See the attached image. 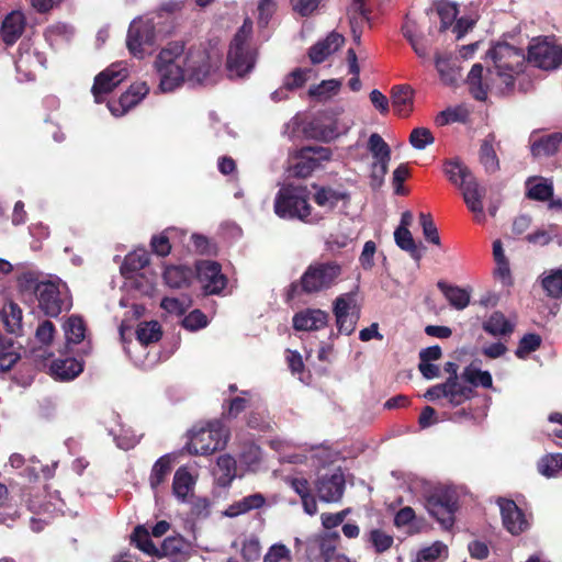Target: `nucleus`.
I'll list each match as a JSON object with an SVG mask.
<instances>
[{
	"mask_svg": "<svg viewBox=\"0 0 562 562\" xmlns=\"http://www.w3.org/2000/svg\"><path fill=\"white\" fill-rule=\"evenodd\" d=\"M218 64V58L213 59L205 49H191L184 57L182 44H169L155 60V69L159 76L158 88L164 93L172 92L182 85L184 78L202 83Z\"/></svg>",
	"mask_w": 562,
	"mask_h": 562,
	"instance_id": "f257e3e1",
	"label": "nucleus"
},
{
	"mask_svg": "<svg viewBox=\"0 0 562 562\" xmlns=\"http://www.w3.org/2000/svg\"><path fill=\"white\" fill-rule=\"evenodd\" d=\"M487 58L492 59L494 67L488 69L495 89L506 94L514 89L515 78L522 71L526 58L520 49L507 43H498L488 49Z\"/></svg>",
	"mask_w": 562,
	"mask_h": 562,
	"instance_id": "f03ea898",
	"label": "nucleus"
},
{
	"mask_svg": "<svg viewBox=\"0 0 562 562\" xmlns=\"http://www.w3.org/2000/svg\"><path fill=\"white\" fill-rule=\"evenodd\" d=\"M342 267L334 260L312 262L300 280L291 283L289 296L318 294L334 288L341 280Z\"/></svg>",
	"mask_w": 562,
	"mask_h": 562,
	"instance_id": "7ed1b4c3",
	"label": "nucleus"
},
{
	"mask_svg": "<svg viewBox=\"0 0 562 562\" xmlns=\"http://www.w3.org/2000/svg\"><path fill=\"white\" fill-rule=\"evenodd\" d=\"M273 209L284 220H299L307 224H316L322 220L319 215L312 214L305 187H282L276 195Z\"/></svg>",
	"mask_w": 562,
	"mask_h": 562,
	"instance_id": "20e7f679",
	"label": "nucleus"
},
{
	"mask_svg": "<svg viewBox=\"0 0 562 562\" xmlns=\"http://www.w3.org/2000/svg\"><path fill=\"white\" fill-rule=\"evenodd\" d=\"M250 33L251 22L245 21L231 43L227 54V71L231 78H241L255 67L256 52L247 44Z\"/></svg>",
	"mask_w": 562,
	"mask_h": 562,
	"instance_id": "39448f33",
	"label": "nucleus"
},
{
	"mask_svg": "<svg viewBox=\"0 0 562 562\" xmlns=\"http://www.w3.org/2000/svg\"><path fill=\"white\" fill-rule=\"evenodd\" d=\"M40 310L49 317H57L72 306V297L68 285L58 277H48L40 285L36 295Z\"/></svg>",
	"mask_w": 562,
	"mask_h": 562,
	"instance_id": "423d86ee",
	"label": "nucleus"
},
{
	"mask_svg": "<svg viewBox=\"0 0 562 562\" xmlns=\"http://www.w3.org/2000/svg\"><path fill=\"white\" fill-rule=\"evenodd\" d=\"M228 439V429L221 420H213L205 427L192 430L188 449L193 454H211L223 449Z\"/></svg>",
	"mask_w": 562,
	"mask_h": 562,
	"instance_id": "0eeeda50",
	"label": "nucleus"
},
{
	"mask_svg": "<svg viewBox=\"0 0 562 562\" xmlns=\"http://www.w3.org/2000/svg\"><path fill=\"white\" fill-rule=\"evenodd\" d=\"M425 507L442 528L449 529L454 522V512L457 510L456 493L447 487H434L425 494Z\"/></svg>",
	"mask_w": 562,
	"mask_h": 562,
	"instance_id": "6e6552de",
	"label": "nucleus"
},
{
	"mask_svg": "<svg viewBox=\"0 0 562 562\" xmlns=\"http://www.w3.org/2000/svg\"><path fill=\"white\" fill-rule=\"evenodd\" d=\"M333 313L338 334L351 335L360 318V306L356 292H347L337 296L333 303Z\"/></svg>",
	"mask_w": 562,
	"mask_h": 562,
	"instance_id": "1a4fd4ad",
	"label": "nucleus"
},
{
	"mask_svg": "<svg viewBox=\"0 0 562 562\" xmlns=\"http://www.w3.org/2000/svg\"><path fill=\"white\" fill-rule=\"evenodd\" d=\"M528 63L543 70L557 69L562 64V45L549 38L533 40L528 49Z\"/></svg>",
	"mask_w": 562,
	"mask_h": 562,
	"instance_id": "9d476101",
	"label": "nucleus"
},
{
	"mask_svg": "<svg viewBox=\"0 0 562 562\" xmlns=\"http://www.w3.org/2000/svg\"><path fill=\"white\" fill-rule=\"evenodd\" d=\"M155 42V26L149 20L135 19L132 21L127 32V48L130 53L143 58L146 46H153Z\"/></svg>",
	"mask_w": 562,
	"mask_h": 562,
	"instance_id": "9b49d317",
	"label": "nucleus"
},
{
	"mask_svg": "<svg viewBox=\"0 0 562 562\" xmlns=\"http://www.w3.org/2000/svg\"><path fill=\"white\" fill-rule=\"evenodd\" d=\"M127 68L124 63H114L105 70L101 71L95 78L91 92L97 103L104 100V95L112 92L126 77Z\"/></svg>",
	"mask_w": 562,
	"mask_h": 562,
	"instance_id": "f8f14e48",
	"label": "nucleus"
},
{
	"mask_svg": "<svg viewBox=\"0 0 562 562\" xmlns=\"http://www.w3.org/2000/svg\"><path fill=\"white\" fill-rule=\"evenodd\" d=\"M329 158V150L324 147H304L290 161L291 172L300 178L308 177L322 160Z\"/></svg>",
	"mask_w": 562,
	"mask_h": 562,
	"instance_id": "ddd939ff",
	"label": "nucleus"
},
{
	"mask_svg": "<svg viewBox=\"0 0 562 562\" xmlns=\"http://www.w3.org/2000/svg\"><path fill=\"white\" fill-rule=\"evenodd\" d=\"M318 498L325 503L340 501L345 491V476L340 469L321 475L315 482Z\"/></svg>",
	"mask_w": 562,
	"mask_h": 562,
	"instance_id": "4468645a",
	"label": "nucleus"
},
{
	"mask_svg": "<svg viewBox=\"0 0 562 562\" xmlns=\"http://www.w3.org/2000/svg\"><path fill=\"white\" fill-rule=\"evenodd\" d=\"M196 277L206 294H218L226 286L227 279L215 261L203 260L196 265Z\"/></svg>",
	"mask_w": 562,
	"mask_h": 562,
	"instance_id": "2eb2a0df",
	"label": "nucleus"
},
{
	"mask_svg": "<svg viewBox=\"0 0 562 562\" xmlns=\"http://www.w3.org/2000/svg\"><path fill=\"white\" fill-rule=\"evenodd\" d=\"M338 532H328L325 536L310 541L306 549V557L310 562H329L336 552Z\"/></svg>",
	"mask_w": 562,
	"mask_h": 562,
	"instance_id": "dca6fc26",
	"label": "nucleus"
},
{
	"mask_svg": "<svg viewBox=\"0 0 562 562\" xmlns=\"http://www.w3.org/2000/svg\"><path fill=\"white\" fill-rule=\"evenodd\" d=\"M149 92V87L145 81H137L120 97L119 102L109 103L108 108L114 116L125 114L130 109L137 105Z\"/></svg>",
	"mask_w": 562,
	"mask_h": 562,
	"instance_id": "f3484780",
	"label": "nucleus"
},
{
	"mask_svg": "<svg viewBox=\"0 0 562 562\" xmlns=\"http://www.w3.org/2000/svg\"><path fill=\"white\" fill-rule=\"evenodd\" d=\"M460 190L464 203L467 204L468 209L474 213L475 220L477 222H483L485 220V214L483 211V199L486 194V188L481 186L475 176H473L460 188Z\"/></svg>",
	"mask_w": 562,
	"mask_h": 562,
	"instance_id": "a211bd4d",
	"label": "nucleus"
},
{
	"mask_svg": "<svg viewBox=\"0 0 562 562\" xmlns=\"http://www.w3.org/2000/svg\"><path fill=\"white\" fill-rule=\"evenodd\" d=\"M329 315L319 308H305L294 314L292 323L295 330H319L328 324Z\"/></svg>",
	"mask_w": 562,
	"mask_h": 562,
	"instance_id": "6ab92c4d",
	"label": "nucleus"
},
{
	"mask_svg": "<svg viewBox=\"0 0 562 562\" xmlns=\"http://www.w3.org/2000/svg\"><path fill=\"white\" fill-rule=\"evenodd\" d=\"M498 505L503 525L512 535H519L526 530L528 522L514 501L501 498Z\"/></svg>",
	"mask_w": 562,
	"mask_h": 562,
	"instance_id": "aec40b11",
	"label": "nucleus"
},
{
	"mask_svg": "<svg viewBox=\"0 0 562 562\" xmlns=\"http://www.w3.org/2000/svg\"><path fill=\"white\" fill-rule=\"evenodd\" d=\"M25 16L21 11L10 12L2 21L0 36L7 45H13L25 29Z\"/></svg>",
	"mask_w": 562,
	"mask_h": 562,
	"instance_id": "412c9836",
	"label": "nucleus"
},
{
	"mask_svg": "<svg viewBox=\"0 0 562 562\" xmlns=\"http://www.w3.org/2000/svg\"><path fill=\"white\" fill-rule=\"evenodd\" d=\"M345 42L341 34L331 32L323 41L317 42L310 48L308 56L313 64L323 63L329 55L335 53Z\"/></svg>",
	"mask_w": 562,
	"mask_h": 562,
	"instance_id": "4be33fe9",
	"label": "nucleus"
},
{
	"mask_svg": "<svg viewBox=\"0 0 562 562\" xmlns=\"http://www.w3.org/2000/svg\"><path fill=\"white\" fill-rule=\"evenodd\" d=\"M196 483L194 477L186 467H180L173 475L172 493L181 503H187L192 496Z\"/></svg>",
	"mask_w": 562,
	"mask_h": 562,
	"instance_id": "5701e85b",
	"label": "nucleus"
},
{
	"mask_svg": "<svg viewBox=\"0 0 562 562\" xmlns=\"http://www.w3.org/2000/svg\"><path fill=\"white\" fill-rule=\"evenodd\" d=\"M443 173L459 189L474 176L471 169L458 157L447 159L443 162Z\"/></svg>",
	"mask_w": 562,
	"mask_h": 562,
	"instance_id": "b1692460",
	"label": "nucleus"
},
{
	"mask_svg": "<svg viewBox=\"0 0 562 562\" xmlns=\"http://www.w3.org/2000/svg\"><path fill=\"white\" fill-rule=\"evenodd\" d=\"M265 505L266 497L261 493H255L231 504L223 512V516L234 518L250 510L260 509Z\"/></svg>",
	"mask_w": 562,
	"mask_h": 562,
	"instance_id": "393cba45",
	"label": "nucleus"
},
{
	"mask_svg": "<svg viewBox=\"0 0 562 562\" xmlns=\"http://www.w3.org/2000/svg\"><path fill=\"white\" fill-rule=\"evenodd\" d=\"M368 150L378 161V167L381 169V173L387 172V166L391 160V149L387 143L378 133L370 135L368 140Z\"/></svg>",
	"mask_w": 562,
	"mask_h": 562,
	"instance_id": "a878e982",
	"label": "nucleus"
},
{
	"mask_svg": "<svg viewBox=\"0 0 562 562\" xmlns=\"http://www.w3.org/2000/svg\"><path fill=\"white\" fill-rule=\"evenodd\" d=\"M193 278L194 271L187 266H168L164 271L165 283L172 289L189 286Z\"/></svg>",
	"mask_w": 562,
	"mask_h": 562,
	"instance_id": "bb28decb",
	"label": "nucleus"
},
{
	"mask_svg": "<svg viewBox=\"0 0 562 562\" xmlns=\"http://www.w3.org/2000/svg\"><path fill=\"white\" fill-rule=\"evenodd\" d=\"M349 195L346 191L336 190L330 187H321L314 194L315 203L328 211H333L340 202L346 204Z\"/></svg>",
	"mask_w": 562,
	"mask_h": 562,
	"instance_id": "cd10ccee",
	"label": "nucleus"
},
{
	"mask_svg": "<svg viewBox=\"0 0 562 562\" xmlns=\"http://www.w3.org/2000/svg\"><path fill=\"white\" fill-rule=\"evenodd\" d=\"M82 363L74 358L58 359L53 361L50 366L53 376L60 381L75 379L82 372Z\"/></svg>",
	"mask_w": 562,
	"mask_h": 562,
	"instance_id": "c85d7f7f",
	"label": "nucleus"
},
{
	"mask_svg": "<svg viewBox=\"0 0 562 562\" xmlns=\"http://www.w3.org/2000/svg\"><path fill=\"white\" fill-rule=\"evenodd\" d=\"M448 391V401L452 406H459L467 400L471 398L473 389L461 378L449 376L446 381Z\"/></svg>",
	"mask_w": 562,
	"mask_h": 562,
	"instance_id": "c756f323",
	"label": "nucleus"
},
{
	"mask_svg": "<svg viewBox=\"0 0 562 562\" xmlns=\"http://www.w3.org/2000/svg\"><path fill=\"white\" fill-rule=\"evenodd\" d=\"M437 286L453 308L462 311L469 305L471 294L467 289L448 284L445 281H439Z\"/></svg>",
	"mask_w": 562,
	"mask_h": 562,
	"instance_id": "7c9ffc66",
	"label": "nucleus"
},
{
	"mask_svg": "<svg viewBox=\"0 0 562 562\" xmlns=\"http://www.w3.org/2000/svg\"><path fill=\"white\" fill-rule=\"evenodd\" d=\"M0 321L8 333L19 335L22 329V310L18 304L9 302L0 311Z\"/></svg>",
	"mask_w": 562,
	"mask_h": 562,
	"instance_id": "2f4dec72",
	"label": "nucleus"
},
{
	"mask_svg": "<svg viewBox=\"0 0 562 562\" xmlns=\"http://www.w3.org/2000/svg\"><path fill=\"white\" fill-rule=\"evenodd\" d=\"M435 65L445 85H454L461 79V69L450 57L437 54Z\"/></svg>",
	"mask_w": 562,
	"mask_h": 562,
	"instance_id": "473e14b6",
	"label": "nucleus"
},
{
	"mask_svg": "<svg viewBox=\"0 0 562 562\" xmlns=\"http://www.w3.org/2000/svg\"><path fill=\"white\" fill-rule=\"evenodd\" d=\"M404 37L409 42L416 55L420 58L428 57V44L422 34H417V27L414 21L406 20L402 26Z\"/></svg>",
	"mask_w": 562,
	"mask_h": 562,
	"instance_id": "72a5a7b5",
	"label": "nucleus"
},
{
	"mask_svg": "<svg viewBox=\"0 0 562 562\" xmlns=\"http://www.w3.org/2000/svg\"><path fill=\"white\" fill-rule=\"evenodd\" d=\"M392 106L400 116H407L413 108V90L407 86L392 89Z\"/></svg>",
	"mask_w": 562,
	"mask_h": 562,
	"instance_id": "f704fd0d",
	"label": "nucleus"
},
{
	"mask_svg": "<svg viewBox=\"0 0 562 562\" xmlns=\"http://www.w3.org/2000/svg\"><path fill=\"white\" fill-rule=\"evenodd\" d=\"M562 142L560 133L543 135L535 139L531 144V153L535 157L550 156L557 153Z\"/></svg>",
	"mask_w": 562,
	"mask_h": 562,
	"instance_id": "c9c22d12",
	"label": "nucleus"
},
{
	"mask_svg": "<svg viewBox=\"0 0 562 562\" xmlns=\"http://www.w3.org/2000/svg\"><path fill=\"white\" fill-rule=\"evenodd\" d=\"M45 279H41V273L36 270H25L16 279L18 289L22 295L35 296L40 292V285Z\"/></svg>",
	"mask_w": 562,
	"mask_h": 562,
	"instance_id": "e433bc0d",
	"label": "nucleus"
},
{
	"mask_svg": "<svg viewBox=\"0 0 562 562\" xmlns=\"http://www.w3.org/2000/svg\"><path fill=\"white\" fill-rule=\"evenodd\" d=\"M483 329L492 336H506L513 333L514 324L501 312H494L483 323Z\"/></svg>",
	"mask_w": 562,
	"mask_h": 562,
	"instance_id": "4c0bfd02",
	"label": "nucleus"
},
{
	"mask_svg": "<svg viewBox=\"0 0 562 562\" xmlns=\"http://www.w3.org/2000/svg\"><path fill=\"white\" fill-rule=\"evenodd\" d=\"M468 85L472 95L480 101H484L490 89L488 85L483 83V67L481 64H474L468 75Z\"/></svg>",
	"mask_w": 562,
	"mask_h": 562,
	"instance_id": "58836bf2",
	"label": "nucleus"
},
{
	"mask_svg": "<svg viewBox=\"0 0 562 562\" xmlns=\"http://www.w3.org/2000/svg\"><path fill=\"white\" fill-rule=\"evenodd\" d=\"M171 471V459L169 454L160 457L153 465L149 484L150 487L156 492L158 487L166 481L167 476Z\"/></svg>",
	"mask_w": 562,
	"mask_h": 562,
	"instance_id": "ea45409f",
	"label": "nucleus"
},
{
	"mask_svg": "<svg viewBox=\"0 0 562 562\" xmlns=\"http://www.w3.org/2000/svg\"><path fill=\"white\" fill-rule=\"evenodd\" d=\"M67 344H79L85 339L86 325L80 316L71 315L63 326Z\"/></svg>",
	"mask_w": 562,
	"mask_h": 562,
	"instance_id": "a19ab883",
	"label": "nucleus"
},
{
	"mask_svg": "<svg viewBox=\"0 0 562 562\" xmlns=\"http://www.w3.org/2000/svg\"><path fill=\"white\" fill-rule=\"evenodd\" d=\"M394 239L396 245L407 251L415 260L422 257L420 249L416 245L412 233L406 227H397L394 232Z\"/></svg>",
	"mask_w": 562,
	"mask_h": 562,
	"instance_id": "79ce46f5",
	"label": "nucleus"
},
{
	"mask_svg": "<svg viewBox=\"0 0 562 562\" xmlns=\"http://www.w3.org/2000/svg\"><path fill=\"white\" fill-rule=\"evenodd\" d=\"M341 82L337 79L323 80L319 85L312 86L308 89V95L319 101H325L337 94Z\"/></svg>",
	"mask_w": 562,
	"mask_h": 562,
	"instance_id": "37998d69",
	"label": "nucleus"
},
{
	"mask_svg": "<svg viewBox=\"0 0 562 562\" xmlns=\"http://www.w3.org/2000/svg\"><path fill=\"white\" fill-rule=\"evenodd\" d=\"M461 379L473 386L492 387L493 380L488 371H482L474 367H468L461 374Z\"/></svg>",
	"mask_w": 562,
	"mask_h": 562,
	"instance_id": "c03bdc74",
	"label": "nucleus"
},
{
	"mask_svg": "<svg viewBox=\"0 0 562 562\" xmlns=\"http://www.w3.org/2000/svg\"><path fill=\"white\" fill-rule=\"evenodd\" d=\"M527 195L528 198L537 201H547L549 200L553 194V187L552 183L548 180H532L529 179L527 181Z\"/></svg>",
	"mask_w": 562,
	"mask_h": 562,
	"instance_id": "a18cd8bd",
	"label": "nucleus"
},
{
	"mask_svg": "<svg viewBox=\"0 0 562 562\" xmlns=\"http://www.w3.org/2000/svg\"><path fill=\"white\" fill-rule=\"evenodd\" d=\"M434 5L441 21L440 31H446L457 19V3L447 0H439L435 2Z\"/></svg>",
	"mask_w": 562,
	"mask_h": 562,
	"instance_id": "49530a36",
	"label": "nucleus"
},
{
	"mask_svg": "<svg viewBox=\"0 0 562 562\" xmlns=\"http://www.w3.org/2000/svg\"><path fill=\"white\" fill-rule=\"evenodd\" d=\"M480 162L488 173H494L499 169V161L496 151L488 139H485L481 145Z\"/></svg>",
	"mask_w": 562,
	"mask_h": 562,
	"instance_id": "de8ad7c7",
	"label": "nucleus"
},
{
	"mask_svg": "<svg viewBox=\"0 0 562 562\" xmlns=\"http://www.w3.org/2000/svg\"><path fill=\"white\" fill-rule=\"evenodd\" d=\"M136 336L142 345L158 341L161 337V327L158 322L140 323L136 329Z\"/></svg>",
	"mask_w": 562,
	"mask_h": 562,
	"instance_id": "09e8293b",
	"label": "nucleus"
},
{
	"mask_svg": "<svg viewBox=\"0 0 562 562\" xmlns=\"http://www.w3.org/2000/svg\"><path fill=\"white\" fill-rule=\"evenodd\" d=\"M149 263V255L145 249H138L128 254L121 267L123 273L134 272L145 268Z\"/></svg>",
	"mask_w": 562,
	"mask_h": 562,
	"instance_id": "8fccbe9b",
	"label": "nucleus"
},
{
	"mask_svg": "<svg viewBox=\"0 0 562 562\" xmlns=\"http://www.w3.org/2000/svg\"><path fill=\"white\" fill-rule=\"evenodd\" d=\"M448 548L440 541L434 542L431 546L420 549L414 562H437L441 557H447Z\"/></svg>",
	"mask_w": 562,
	"mask_h": 562,
	"instance_id": "3c124183",
	"label": "nucleus"
},
{
	"mask_svg": "<svg viewBox=\"0 0 562 562\" xmlns=\"http://www.w3.org/2000/svg\"><path fill=\"white\" fill-rule=\"evenodd\" d=\"M191 304V299L187 295H182L181 297H164L160 306L167 313L180 316L190 308Z\"/></svg>",
	"mask_w": 562,
	"mask_h": 562,
	"instance_id": "603ef678",
	"label": "nucleus"
},
{
	"mask_svg": "<svg viewBox=\"0 0 562 562\" xmlns=\"http://www.w3.org/2000/svg\"><path fill=\"white\" fill-rule=\"evenodd\" d=\"M173 234H176V229L168 228L159 235H154L150 240L151 250L160 257L169 255L171 250L170 239Z\"/></svg>",
	"mask_w": 562,
	"mask_h": 562,
	"instance_id": "864d4df0",
	"label": "nucleus"
},
{
	"mask_svg": "<svg viewBox=\"0 0 562 562\" xmlns=\"http://www.w3.org/2000/svg\"><path fill=\"white\" fill-rule=\"evenodd\" d=\"M20 359V353L15 350L12 339H7L0 347V370L9 371Z\"/></svg>",
	"mask_w": 562,
	"mask_h": 562,
	"instance_id": "5fc2aeb1",
	"label": "nucleus"
},
{
	"mask_svg": "<svg viewBox=\"0 0 562 562\" xmlns=\"http://www.w3.org/2000/svg\"><path fill=\"white\" fill-rule=\"evenodd\" d=\"M542 286L552 297H562V270H552L542 279Z\"/></svg>",
	"mask_w": 562,
	"mask_h": 562,
	"instance_id": "6e6d98bb",
	"label": "nucleus"
},
{
	"mask_svg": "<svg viewBox=\"0 0 562 562\" xmlns=\"http://www.w3.org/2000/svg\"><path fill=\"white\" fill-rule=\"evenodd\" d=\"M370 10L367 9L364 0H352L349 9V22L350 25H362L369 21Z\"/></svg>",
	"mask_w": 562,
	"mask_h": 562,
	"instance_id": "4d7b16f0",
	"label": "nucleus"
},
{
	"mask_svg": "<svg viewBox=\"0 0 562 562\" xmlns=\"http://www.w3.org/2000/svg\"><path fill=\"white\" fill-rule=\"evenodd\" d=\"M435 142V137L429 128L416 127L409 135V144L417 150L425 149Z\"/></svg>",
	"mask_w": 562,
	"mask_h": 562,
	"instance_id": "13d9d810",
	"label": "nucleus"
},
{
	"mask_svg": "<svg viewBox=\"0 0 562 562\" xmlns=\"http://www.w3.org/2000/svg\"><path fill=\"white\" fill-rule=\"evenodd\" d=\"M557 228L555 225H550L548 228H539L528 234L526 240L533 245L546 246L552 241L554 237H558Z\"/></svg>",
	"mask_w": 562,
	"mask_h": 562,
	"instance_id": "bf43d9fd",
	"label": "nucleus"
},
{
	"mask_svg": "<svg viewBox=\"0 0 562 562\" xmlns=\"http://www.w3.org/2000/svg\"><path fill=\"white\" fill-rule=\"evenodd\" d=\"M558 453H550L542 457L538 462V471L546 477H555L560 473L557 458Z\"/></svg>",
	"mask_w": 562,
	"mask_h": 562,
	"instance_id": "052dcab7",
	"label": "nucleus"
},
{
	"mask_svg": "<svg viewBox=\"0 0 562 562\" xmlns=\"http://www.w3.org/2000/svg\"><path fill=\"white\" fill-rule=\"evenodd\" d=\"M419 223L423 228L425 239L431 244L440 245L438 229L432 221L431 215L427 213H420Z\"/></svg>",
	"mask_w": 562,
	"mask_h": 562,
	"instance_id": "680f3d73",
	"label": "nucleus"
},
{
	"mask_svg": "<svg viewBox=\"0 0 562 562\" xmlns=\"http://www.w3.org/2000/svg\"><path fill=\"white\" fill-rule=\"evenodd\" d=\"M541 345V338L537 334H527L525 335L518 345V348L516 350V356L518 358H525L530 352L537 350Z\"/></svg>",
	"mask_w": 562,
	"mask_h": 562,
	"instance_id": "e2e57ef3",
	"label": "nucleus"
},
{
	"mask_svg": "<svg viewBox=\"0 0 562 562\" xmlns=\"http://www.w3.org/2000/svg\"><path fill=\"white\" fill-rule=\"evenodd\" d=\"M132 541L135 542L138 549L148 554H151L157 551L155 544L151 542L149 538L148 531L142 526L135 528L134 533L132 536Z\"/></svg>",
	"mask_w": 562,
	"mask_h": 562,
	"instance_id": "0e129e2a",
	"label": "nucleus"
},
{
	"mask_svg": "<svg viewBox=\"0 0 562 562\" xmlns=\"http://www.w3.org/2000/svg\"><path fill=\"white\" fill-rule=\"evenodd\" d=\"M369 541L378 553H382L392 547L393 537L379 529H373L369 533Z\"/></svg>",
	"mask_w": 562,
	"mask_h": 562,
	"instance_id": "69168bd1",
	"label": "nucleus"
},
{
	"mask_svg": "<svg viewBox=\"0 0 562 562\" xmlns=\"http://www.w3.org/2000/svg\"><path fill=\"white\" fill-rule=\"evenodd\" d=\"M263 562H291V552L284 544L276 543L266 553Z\"/></svg>",
	"mask_w": 562,
	"mask_h": 562,
	"instance_id": "338daca9",
	"label": "nucleus"
},
{
	"mask_svg": "<svg viewBox=\"0 0 562 562\" xmlns=\"http://www.w3.org/2000/svg\"><path fill=\"white\" fill-rule=\"evenodd\" d=\"M207 325V317L200 310H194L182 319V326L191 331L204 328Z\"/></svg>",
	"mask_w": 562,
	"mask_h": 562,
	"instance_id": "774afa93",
	"label": "nucleus"
}]
</instances>
